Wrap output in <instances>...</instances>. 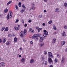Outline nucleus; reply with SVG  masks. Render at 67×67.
<instances>
[{
    "label": "nucleus",
    "instance_id": "obj_1",
    "mask_svg": "<svg viewBox=\"0 0 67 67\" xmlns=\"http://www.w3.org/2000/svg\"><path fill=\"white\" fill-rule=\"evenodd\" d=\"M12 10H10L9 12V14L8 15H7V20H9V18L10 19L12 18Z\"/></svg>",
    "mask_w": 67,
    "mask_h": 67
},
{
    "label": "nucleus",
    "instance_id": "obj_2",
    "mask_svg": "<svg viewBox=\"0 0 67 67\" xmlns=\"http://www.w3.org/2000/svg\"><path fill=\"white\" fill-rule=\"evenodd\" d=\"M44 32L43 34V36L44 37H46L47 35H48V32L46 31V30H44L43 31Z\"/></svg>",
    "mask_w": 67,
    "mask_h": 67
},
{
    "label": "nucleus",
    "instance_id": "obj_3",
    "mask_svg": "<svg viewBox=\"0 0 67 67\" xmlns=\"http://www.w3.org/2000/svg\"><path fill=\"white\" fill-rule=\"evenodd\" d=\"M38 37L37 34H35L32 37V38L33 39H35V38H37Z\"/></svg>",
    "mask_w": 67,
    "mask_h": 67
},
{
    "label": "nucleus",
    "instance_id": "obj_4",
    "mask_svg": "<svg viewBox=\"0 0 67 67\" xmlns=\"http://www.w3.org/2000/svg\"><path fill=\"white\" fill-rule=\"evenodd\" d=\"M48 55L49 56V57H51V58H53V54L51 52H48Z\"/></svg>",
    "mask_w": 67,
    "mask_h": 67
},
{
    "label": "nucleus",
    "instance_id": "obj_5",
    "mask_svg": "<svg viewBox=\"0 0 67 67\" xmlns=\"http://www.w3.org/2000/svg\"><path fill=\"white\" fill-rule=\"evenodd\" d=\"M48 59L49 63L50 64H51L53 62V61L52 60L51 58H48Z\"/></svg>",
    "mask_w": 67,
    "mask_h": 67
},
{
    "label": "nucleus",
    "instance_id": "obj_6",
    "mask_svg": "<svg viewBox=\"0 0 67 67\" xmlns=\"http://www.w3.org/2000/svg\"><path fill=\"white\" fill-rule=\"evenodd\" d=\"M14 29L16 31H18L19 30V27H16V26H15L14 27Z\"/></svg>",
    "mask_w": 67,
    "mask_h": 67
},
{
    "label": "nucleus",
    "instance_id": "obj_7",
    "mask_svg": "<svg viewBox=\"0 0 67 67\" xmlns=\"http://www.w3.org/2000/svg\"><path fill=\"white\" fill-rule=\"evenodd\" d=\"M65 60V59L64 58H62V59L61 62L62 63H64Z\"/></svg>",
    "mask_w": 67,
    "mask_h": 67
},
{
    "label": "nucleus",
    "instance_id": "obj_8",
    "mask_svg": "<svg viewBox=\"0 0 67 67\" xmlns=\"http://www.w3.org/2000/svg\"><path fill=\"white\" fill-rule=\"evenodd\" d=\"M65 41H62L61 42V45L62 46H63L64 45H65Z\"/></svg>",
    "mask_w": 67,
    "mask_h": 67
},
{
    "label": "nucleus",
    "instance_id": "obj_9",
    "mask_svg": "<svg viewBox=\"0 0 67 67\" xmlns=\"http://www.w3.org/2000/svg\"><path fill=\"white\" fill-rule=\"evenodd\" d=\"M6 45L8 46L10 44V42L8 41L6 42Z\"/></svg>",
    "mask_w": 67,
    "mask_h": 67
},
{
    "label": "nucleus",
    "instance_id": "obj_10",
    "mask_svg": "<svg viewBox=\"0 0 67 67\" xmlns=\"http://www.w3.org/2000/svg\"><path fill=\"white\" fill-rule=\"evenodd\" d=\"M0 64L1 66H5V63H4L3 62H1L0 63Z\"/></svg>",
    "mask_w": 67,
    "mask_h": 67
},
{
    "label": "nucleus",
    "instance_id": "obj_11",
    "mask_svg": "<svg viewBox=\"0 0 67 67\" xmlns=\"http://www.w3.org/2000/svg\"><path fill=\"white\" fill-rule=\"evenodd\" d=\"M6 41H7L6 38L5 37L4 38L3 43H4L6 42Z\"/></svg>",
    "mask_w": 67,
    "mask_h": 67
},
{
    "label": "nucleus",
    "instance_id": "obj_12",
    "mask_svg": "<svg viewBox=\"0 0 67 67\" xmlns=\"http://www.w3.org/2000/svg\"><path fill=\"white\" fill-rule=\"evenodd\" d=\"M22 62H23V63L25 61V58H23L22 59H21V60Z\"/></svg>",
    "mask_w": 67,
    "mask_h": 67
},
{
    "label": "nucleus",
    "instance_id": "obj_13",
    "mask_svg": "<svg viewBox=\"0 0 67 67\" xmlns=\"http://www.w3.org/2000/svg\"><path fill=\"white\" fill-rule=\"evenodd\" d=\"M55 11L56 12H57L59 11V9L58 8H57L55 10Z\"/></svg>",
    "mask_w": 67,
    "mask_h": 67
},
{
    "label": "nucleus",
    "instance_id": "obj_14",
    "mask_svg": "<svg viewBox=\"0 0 67 67\" xmlns=\"http://www.w3.org/2000/svg\"><path fill=\"white\" fill-rule=\"evenodd\" d=\"M56 39L55 38H54L53 39L52 41V43H54L55 42H56Z\"/></svg>",
    "mask_w": 67,
    "mask_h": 67
},
{
    "label": "nucleus",
    "instance_id": "obj_15",
    "mask_svg": "<svg viewBox=\"0 0 67 67\" xmlns=\"http://www.w3.org/2000/svg\"><path fill=\"white\" fill-rule=\"evenodd\" d=\"M35 61L34 60H33V59H31V60L30 61V63H34V62Z\"/></svg>",
    "mask_w": 67,
    "mask_h": 67
},
{
    "label": "nucleus",
    "instance_id": "obj_16",
    "mask_svg": "<svg viewBox=\"0 0 67 67\" xmlns=\"http://www.w3.org/2000/svg\"><path fill=\"white\" fill-rule=\"evenodd\" d=\"M8 9H7V8L5 9L4 10V12L5 13H7V12H8Z\"/></svg>",
    "mask_w": 67,
    "mask_h": 67
},
{
    "label": "nucleus",
    "instance_id": "obj_17",
    "mask_svg": "<svg viewBox=\"0 0 67 67\" xmlns=\"http://www.w3.org/2000/svg\"><path fill=\"white\" fill-rule=\"evenodd\" d=\"M17 41V38L16 37H15L14 39V42L15 43Z\"/></svg>",
    "mask_w": 67,
    "mask_h": 67
},
{
    "label": "nucleus",
    "instance_id": "obj_18",
    "mask_svg": "<svg viewBox=\"0 0 67 67\" xmlns=\"http://www.w3.org/2000/svg\"><path fill=\"white\" fill-rule=\"evenodd\" d=\"M9 30V28L8 27H6L5 29V31H8Z\"/></svg>",
    "mask_w": 67,
    "mask_h": 67
},
{
    "label": "nucleus",
    "instance_id": "obj_19",
    "mask_svg": "<svg viewBox=\"0 0 67 67\" xmlns=\"http://www.w3.org/2000/svg\"><path fill=\"white\" fill-rule=\"evenodd\" d=\"M25 11V9H22L21 10V11H20V12L21 13H22L23 12H24Z\"/></svg>",
    "mask_w": 67,
    "mask_h": 67
},
{
    "label": "nucleus",
    "instance_id": "obj_20",
    "mask_svg": "<svg viewBox=\"0 0 67 67\" xmlns=\"http://www.w3.org/2000/svg\"><path fill=\"white\" fill-rule=\"evenodd\" d=\"M5 29V27H4L2 28H1V30L2 31H3V30H4Z\"/></svg>",
    "mask_w": 67,
    "mask_h": 67
},
{
    "label": "nucleus",
    "instance_id": "obj_21",
    "mask_svg": "<svg viewBox=\"0 0 67 67\" xmlns=\"http://www.w3.org/2000/svg\"><path fill=\"white\" fill-rule=\"evenodd\" d=\"M12 1H10L9 2L7 3V5H9V4L11 3H12Z\"/></svg>",
    "mask_w": 67,
    "mask_h": 67
},
{
    "label": "nucleus",
    "instance_id": "obj_22",
    "mask_svg": "<svg viewBox=\"0 0 67 67\" xmlns=\"http://www.w3.org/2000/svg\"><path fill=\"white\" fill-rule=\"evenodd\" d=\"M65 35L66 34H65V32L63 31V33L62 34V36H65Z\"/></svg>",
    "mask_w": 67,
    "mask_h": 67
},
{
    "label": "nucleus",
    "instance_id": "obj_23",
    "mask_svg": "<svg viewBox=\"0 0 67 67\" xmlns=\"http://www.w3.org/2000/svg\"><path fill=\"white\" fill-rule=\"evenodd\" d=\"M52 20H50L48 22V24H52Z\"/></svg>",
    "mask_w": 67,
    "mask_h": 67
},
{
    "label": "nucleus",
    "instance_id": "obj_24",
    "mask_svg": "<svg viewBox=\"0 0 67 67\" xmlns=\"http://www.w3.org/2000/svg\"><path fill=\"white\" fill-rule=\"evenodd\" d=\"M58 62V60L57 59H56L54 60V63H56Z\"/></svg>",
    "mask_w": 67,
    "mask_h": 67
},
{
    "label": "nucleus",
    "instance_id": "obj_25",
    "mask_svg": "<svg viewBox=\"0 0 67 67\" xmlns=\"http://www.w3.org/2000/svg\"><path fill=\"white\" fill-rule=\"evenodd\" d=\"M44 53L45 55H46V54H47V52H46V51H44Z\"/></svg>",
    "mask_w": 67,
    "mask_h": 67
},
{
    "label": "nucleus",
    "instance_id": "obj_26",
    "mask_svg": "<svg viewBox=\"0 0 67 67\" xmlns=\"http://www.w3.org/2000/svg\"><path fill=\"white\" fill-rule=\"evenodd\" d=\"M24 34H25L26 32H27V31L26 30V29H25L24 30Z\"/></svg>",
    "mask_w": 67,
    "mask_h": 67
},
{
    "label": "nucleus",
    "instance_id": "obj_27",
    "mask_svg": "<svg viewBox=\"0 0 67 67\" xmlns=\"http://www.w3.org/2000/svg\"><path fill=\"white\" fill-rule=\"evenodd\" d=\"M22 7L23 8H24V9H26V7H25V6L24 5V4H23L22 5Z\"/></svg>",
    "mask_w": 67,
    "mask_h": 67
},
{
    "label": "nucleus",
    "instance_id": "obj_28",
    "mask_svg": "<svg viewBox=\"0 0 67 67\" xmlns=\"http://www.w3.org/2000/svg\"><path fill=\"white\" fill-rule=\"evenodd\" d=\"M44 43H42L40 45V46L41 47H42L43 46H44Z\"/></svg>",
    "mask_w": 67,
    "mask_h": 67
},
{
    "label": "nucleus",
    "instance_id": "obj_29",
    "mask_svg": "<svg viewBox=\"0 0 67 67\" xmlns=\"http://www.w3.org/2000/svg\"><path fill=\"white\" fill-rule=\"evenodd\" d=\"M15 8H16V10L18 9V7L17 6V5H16L15 6Z\"/></svg>",
    "mask_w": 67,
    "mask_h": 67
},
{
    "label": "nucleus",
    "instance_id": "obj_30",
    "mask_svg": "<svg viewBox=\"0 0 67 67\" xmlns=\"http://www.w3.org/2000/svg\"><path fill=\"white\" fill-rule=\"evenodd\" d=\"M47 64V61H46L45 62V63H44V65H46Z\"/></svg>",
    "mask_w": 67,
    "mask_h": 67
},
{
    "label": "nucleus",
    "instance_id": "obj_31",
    "mask_svg": "<svg viewBox=\"0 0 67 67\" xmlns=\"http://www.w3.org/2000/svg\"><path fill=\"white\" fill-rule=\"evenodd\" d=\"M33 40H35V41H38L39 40V39L37 38H35L34 39H33Z\"/></svg>",
    "mask_w": 67,
    "mask_h": 67
},
{
    "label": "nucleus",
    "instance_id": "obj_32",
    "mask_svg": "<svg viewBox=\"0 0 67 67\" xmlns=\"http://www.w3.org/2000/svg\"><path fill=\"white\" fill-rule=\"evenodd\" d=\"M53 29H54L55 30H56V26H53Z\"/></svg>",
    "mask_w": 67,
    "mask_h": 67
},
{
    "label": "nucleus",
    "instance_id": "obj_33",
    "mask_svg": "<svg viewBox=\"0 0 67 67\" xmlns=\"http://www.w3.org/2000/svg\"><path fill=\"white\" fill-rule=\"evenodd\" d=\"M19 20L18 19H17L15 22V23H18V22H19Z\"/></svg>",
    "mask_w": 67,
    "mask_h": 67
},
{
    "label": "nucleus",
    "instance_id": "obj_34",
    "mask_svg": "<svg viewBox=\"0 0 67 67\" xmlns=\"http://www.w3.org/2000/svg\"><path fill=\"white\" fill-rule=\"evenodd\" d=\"M64 6L65 7H67V3H64Z\"/></svg>",
    "mask_w": 67,
    "mask_h": 67
},
{
    "label": "nucleus",
    "instance_id": "obj_35",
    "mask_svg": "<svg viewBox=\"0 0 67 67\" xmlns=\"http://www.w3.org/2000/svg\"><path fill=\"white\" fill-rule=\"evenodd\" d=\"M23 36H24L23 34H21L20 35V37H23Z\"/></svg>",
    "mask_w": 67,
    "mask_h": 67
},
{
    "label": "nucleus",
    "instance_id": "obj_36",
    "mask_svg": "<svg viewBox=\"0 0 67 67\" xmlns=\"http://www.w3.org/2000/svg\"><path fill=\"white\" fill-rule=\"evenodd\" d=\"M38 37H40L41 36V35L40 34H37Z\"/></svg>",
    "mask_w": 67,
    "mask_h": 67
},
{
    "label": "nucleus",
    "instance_id": "obj_37",
    "mask_svg": "<svg viewBox=\"0 0 67 67\" xmlns=\"http://www.w3.org/2000/svg\"><path fill=\"white\" fill-rule=\"evenodd\" d=\"M44 37H40V39L41 40H44Z\"/></svg>",
    "mask_w": 67,
    "mask_h": 67
},
{
    "label": "nucleus",
    "instance_id": "obj_38",
    "mask_svg": "<svg viewBox=\"0 0 67 67\" xmlns=\"http://www.w3.org/2000/svg\"><path fill=\"white\" fill-rule=\"evenodd\" d=\"M32 6L33 7H34L35 6V5L34 4V3H32Z\"/></svg>",
    "mask_w": 67,
    "mask_h": 67
},
{
    "label": "nucleus",
    "instance_id": "obj_39",
    "mask_svg": "<svg viewBox=\"0 0 67 67\" xmlns=\"http://www.w3.org/2000/svg\"><path fill=\"white\" fill-rule=\"evenodd\" d=\"M42 17V15H40L39 16V18H41Z\"/></svg>",
    "mask_w": 67,
    "mask_h": 67
},
{
    "label": "nucleus",
    "instance_id": "obj_40",
    "mask_svg": "<svg viewBox=\"0 0 67 67\" xmlns=\"http://www.w3.org/2000/svg\"><path fill=\"white\" fill-rule=\"evenodd\" d=\"M32 21V20H29L28 21V22L29 23H31V21Z\"/></svg>",
    "mask_w": 67,
    "mask_h": 67
},
{
    "label": "nucleus",
    "instance_id": "obj_41",
    "mask_svg": "<svg viewBox=\"0 0 67 67\" xmlns=\"http://www.w3.org/2000/svg\"><path fill=\"white\" fill-rule=\"evenodd\" d=\"M42 61H44V57H42Z\"/></svg>",
    "mask_w": 67,
    "mask_h": 67
},
{
    "label": "nucleus",
    "instance_id": "obj_42",
    "mask_svg": "<svg viewBox=\"0 0 67 67\" xmlns=\"http://www.w3.org/2000/svg\"><path fill=\"white\" fill-rule=\"evenodd\" d=\"M30 43L31 44H33V42L32 41H30Z\"/></svg>",
    "mask_w": 67,
    "mask_h": 67
},
{
    "label": "nucleus",
    "instance_id": "obj_43",
    "mask_svg": "<svg viewBox=\"0 0 67 67\" xmlns=\"http://www.w3.org/2000/svg\"><path fill=\"white\" fill-rule=\"evenodd\" d=\"M2 40L1 38H0V43H2Z\"/></svg>",
    "mask_w": 67,
    "mask_h": 67
},
{
    "label": "nucleus",
    "instance_id": "obj_44",
    "mask_svg": "<svg viewBox=\"0 0 67 67\" xmlns=\"http://www.w3.org/2000/svg\"><path fill=\"white\" fill-rule=\"evenodd\" d=\"M33 32H34V30H32L31 31V33H33Z\"/></svg>",
    "mask_w": 67,
    "mask_h": 67
},
{
    "label": "nucleus",
    "instance_id": "obj_45",
    "mask_svg": "<svg viewBox=\"0 0 67 67\" xmlns=\"http://www.w3.org/2000/svg\"><path fill=\"white\" fill-rule=\"evenodd\" d=\"M32 10H35V7H32Z\"/></svg>",
    "mask_w": 67,
    "mask_h": 67
},
{
    "label": "nucleus",
    "instance_id": "obj_46",
    "mask_svg": "<svg viewBox=\"0 0 67 67\" xmlns=\"http://www.w3.org/2000/svg\"><path fill=\"white\" fill-rule=\"evenodd\" d=\"M30 31H32V28H30L29 29V31L30 32Z\"/></svg>",
    "mask_w": 67,
    "mask_h": 67
},
{
    "label": "nucleus",
    "instance_id": "obj_47",
    "mask_svg": "<svg viewBox=\"0 0 67 67\" xmlns=\"http://www.w3.org/2000/svg\"><path fill=\"white\" fill-rule=\"evenodd\" d=\"M24 26L25 27H26L27 26V24H25L24 25Z\"/></svg>",
    "mask_w": 67,
    "mask_h": 67
},
{
    "label": "nucleus",
    "instance_id": "obj_48",
    "mask_svg": "<svg viewBox=\"0 0 67 67\" xmlns=\"http://www.w3.org/2000/svg\"><path fill=\"white\" fill-rule=\"evenodd\" d=\"M57 56H58V58H59L60 57V56L59 55V54H57Z\"/></svg>",
    "mask_w": 67,
    "mask_h": 67
},
{
    "label": "nucleus",
    "instance_id": "obj_49",
    "mask_svg": "<svg viewBox=\"0 0 67 67\" xmlns=\"http://www.w3.org/2000/svg\"><path fill=\"white\" fill-rule=\"evenodd\" d=\"M40 42H43V39H40Z\"/></svg>",
    "mask_w": 67,
    "mask_h": 67
},
{
    "label": "nucleus",
    "instance_id": "obj_50",
    "mask_svg": "<svg viewBox=\"0 0 67 67\" xmlns=\"http://www.w3.org/2000/svg\"><path fill=\"white\" fill-rule=\"evenodd\" d=\"M22 23H24V20H22Z\"/></svg>",
    "mask_w": 67,
    "mask_h": 67
},
{
    "label": "nucleus",
    "instance_id": "obj_51",
    "mask_svg": "<svg viewBox=\"0 0 67 67\" xmlns=\"http://www.w3.org/2000/svg\"><path fill=\"white\" fill-rule=\"evenodd\" d=\"M57 33H56V32H54L53 34H54V35H55V34H56Z\"/></svg>",
    "mask_w": 67,
    "mask_h": 67
},
{
    "label": "nucleus",
    "instance_id": "obj_52",
    "mask_svg": "<svg viewBox=\"0 0 67 67\" xmlns=\"http://www.w3.org/2000/svg\"><path fill=\"white\" fill-rule=\"evenodd\" d=\"M11 36H12L11 35H9L8 36H9V37H11Z\"/></svg>",
    "mask_w": 67,
    "mask_h": 67
},
{
    "label": "nucleus",
    "instance_id": "obj_53",
    "mask_svg": "<svg viewBox=\"0 0 67 67\" xmlns=\"http://www.w3.org/2000/svg\"><path fill=\"white\" fill-rule=\"evenodd\" d=\"M39 30H42V28H39V29H38Z\"/></svg>",
    "mask_w": 67,
    "mask_h": 67
},
{
    "label": "nucleus",
    "instance_id": "obj_54",
    "mask_svg": "<svg viewBox=\"0 0 67 67\" xmlns=\"http://www.w3.org/2000/svg\"><path fill=\"white\" fill-rule=\"evenodd\" d=\"M22 48L21 47V48H20V51H22Z\"/></svg>",
    "mask_w": 67,
    "mask_h": 67
},
{
    "label": "nucleus",
    "instance_id": "obj_55",
    "mask_svg": "<svg viewBox=\"0 0 67 67\" xmlns=\"http://www.w3.org/2000/svg\"><path fill=\"white\" fill-rule=\"evenodd\" d=\"M19 5H21V4H22V3H21L20 2L19 3Z\"/></svg>",
    "mask_w": 67,
    "mask_h": 67
},
{
    "label": "nucleus",
    "instance_id": "obj_56",
    "mask_svg": "<svg viewBox=\"0 0 67 67\" xmlns=\"http://www.w3.org/2000/svg\"><path fill=\"white\" fill-rule=\"evenodd\" d=\"M44 12H47V11H46V10H44Z\"/></svg>",
    "mask_w": 67,
    "mask_h": 67
},
{
    "label": "nucleus",
    "instance_id": "obj_57",
    "mask_svg": "<svg viewBox=\"0 0 67 67\" xmlns=\"http://www.w3.org/2000/svg\"><path fill=\"white\" fill-rule=\"evenodd\" d=\"M19 7H21V5H19Z\"/></svg>",
    "mask_w": 67,
    "mask_h": 67
},
{
    "label": "nucleus",
    "instance_id": "obj_58",
    "mask_svg": "<svg viewBox=\"0 0 67 67\" xmlns=\"http://www.w3.org/2000/svg\"><path fill=\"white\" fill-rule=\"evenodd\" d=\"M67 28V26H64V29H66Z\"/></svg>",
    "mask_w": 67,
    "mask_h": 67
},
{
    "label": "nucleus",
    "instance_id": "obj_59",
    "mask_svg": "<svg viewBox=\"0 0 67 67\" xmlns=\"http://www.w3.org/2000/svg\"><path fill=\"white\" fill-rule=\"evenodd\" d=\"M43 26H45V23H43Z\"/></svg>",
    "mask_w": 67,
    "mask_h": 67
},
{
    "label": "nucleus",
    "instance_id": "obj_60",
    "mask_svg": "<svg viewBox=\"0 0 67 67\" xmlns=\"http://www.w3.org/2000/svg\"><path fill=\"white\" fill-rule=\"evenodd\" d=\"M48 0H44V1H45V2H47V1Z\"/></svg>",
    "mask_w": 67,
    "mask_h": 67
},
{
    "label": "nucleus",
    "instance_id": "obj_61",
    "mask_svg": "<svg viewBox=\"0 0 67 67\" xmlns=\"http://www.w3.org/2000/svg\"><path fill=\"white\" fill-rule=\"evenodd\" d=\"M65 52H66L67 51V48H66V49L65 50Z\"/></svg>",
    "mask_w": 67,
    "mask_h": 67
},
{
    "label": "nucleus",
    "instance_id": "obj_62",
    "mask_svg": "<svg viewBox=\"0 0 67 67\" xmlns=\"http://www.w3.org/2000/svg\"><path fill=\"white\" fill-rule=\"evenodd\" d=\"M36 29L37 30H38V27H36Z\"/></svg>",
    "mask_w": 67,
    "mask_h": 67
},
{
    "label": "nucleus",
    "instance_id": "obj_63",
    "mask_svg": "<svg viewBox=\"0 0 67 67\" xmlns=\"http://www.w3.org/2000/svg\"><path fill=\"white\" fill-rule=\"evenodd\" d=\"M19 58L21 57V55H19Z\"/></svg>",
    "mask_w": 67,
    "mask_h": 67
},
{
    "label": "nucleus",
    "instance_id": "obj_64",
    "mask_svg": "<svg viewBox=\"0 0 67 67\" xmlns=\"http://www.w3.org/2000/svg\"><path fill=\"white\" fill-rule=\"evenodd\" d=\"M53 65H50V67H53Z\"/></svg>",
    "mask_w": 67,
    "mask_h": 67
}]
</instances>
